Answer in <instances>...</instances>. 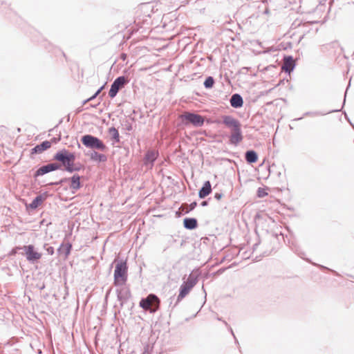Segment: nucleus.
Returning <instances> with one entry per match:
<instances>
[{
  "instance_id": "obj_28",
  "label": "nucleus",
  "mask_w": 354,
  "mask_h": 354,
  "mask_svg": "<svg viewBox=\"0 0 354 354\" xmlns=\"http://www.w3.org/2000/svg\"><path fill=\"white\" fill-rule=\"evenodd\" d=\"M197 205V203L196 201L192 202L190 203L188 207L189 208L186 210V213L189 212L190 211L193 210Z\"/></svg>"
},
{
  "instance_id": "obj_35",
  "label": "nucleus",
  "mask_w": 354,
  "mask_h": 354,
  "mask_svg": "<svg viewBox=\"0 0 354 354\" xmlns=\"http://www.w3.org/2000/svg\"><path fill=\"white\" fill-rule=\"evenodd\" d=\"M103 88H104V86H101L100 88H98V89L97 90V91L94 93V94H95V96H96V97H97V96L100 93V92L102 91Z\"/></svg>"
},
{
  "instance_id": "obj_43",
  "label": "nucleus",
  "mask_w": 354,
  "mask_h": 354,
  "mask_svg": "<svg viewBox=\"0 0 354 354\" xmlns=\"http://www.w3.org/2000/svg\"><path fill=\"white\" fill-rule=\"evenodd\" d=\"M169 299L171 300V301H170V305H171L172 304V300L174 299V297H170Z\"/></svg>"
},
{
  "instance_id": "obj_20",
  "label": "nucleus",
  "mask_w": 354,
  "mask_h": 354,
  "mask_svg": "<svg viewBox=\"0 0 354 354\" xmlns=\"http://www.w3.org/2000/svg\"><path fill=\"white\" fill-rule=\"evenodd\" d=\"M184 227L187 230H194L198 226V221L195 218H185L183 220Z\"/></svg>"
},
{
  "instance_id": "obj_40",
  "label": "nucleus",
  "mask_w": 354,
  "mask_h": 354,
  "mask_svg": "<svg viewBox=\"0 0 354 354\" xmlns=\"http://www.w3.org/2000/svg\"><path fill=\"white\" fill-rule=\"evenodd\" d=\"M95 97H97L96 96H95V94H93L91 97H88L90 101H92L93 100H94Z\"/></svg>"
},
{
  "instance_id": "obj_6",
  "label": "nucleus",
  "mask_w": 354,
  "mask_h": 354,
  "mask_svg": "<svg viewBox=\"0 0 354 354\" xmlns=\"http://www.w3.org/2000/svg\"><path fill=\"white\" fill-rule=\"evenodd\" d=\"M18 248L24 250L27 261L30 263H36L41 258V253L36 251L33 245H24Z\"/></svg>"
},
{
  "instance_id": "obj_10",
  "label": "nucleus",
  "mask_w": 354,
  "mask_h": 354,
  "mask_svg": "<svg viewBox=\"0 0 354 354\" xmlns=\"http://www.w3.org/2000/svg\"><path fill=\"white\" fill-rule=\"evenodd\" d=\"M61 169V165L57 162H52L39 167L34 174V178H37L49 172L54 171Z\"/></svg>"
},
{
  "instance_id": "obj_34",
  "label": "nucleus",
  "mask_w": 354,
  "mask_h": 354,
  "mask_svg": "<svg viewBox=\"0 0 354 354\" xmlns=\"http://www.w3.org/2000/svg\"><path fill=\"white\" fill-rule=\"evenodd\" d=\"M60 138H53L51 139V140L50 141L51 143H57V142H59L60 140Z\"/></svg>"
},
{
  "instance_id": "obj_13",
  "label": "nucleus",
  "mask_w": 354,
  "mask_h": 354,
  "mask_svg": "<svg viewBox=\"0 0 354 354\" xmlns=\"http://www.w3.org/2000/svg\"><path fill=\"white\" fill-rule=\"evenodd\" d=\"M295 66V61L292 56H285L282 65V70L286 73H290Z\"/></svg>"
},
{
  "instance_id": "obj_48",
  "label": "nucleus",
  "mask_w": 354,
  "mask_h": 354,
  "mask_svg": "<svg viewBox=\"0 0 354 354\" xmlns=\"http://www.w3.org/2000/svg\"><path fill=\"white\" fill-rule=\"evenodd\" d=\"M217 319L219 321H221V318H220V317H218Z\"/></svg>"
},
{
  "instance_id": "obj_8",
  "label": "nucleus",
  "mask_w": 354,
  "mask_h": 354,
  "mask_svg": "<svg viewBox=\"0 0 354 354\" xmlns=\"http://www.w3.org/2000/svg\"><path fill=\"white\" fill-rule=\"evenodd\" d=\"M129 82L127 78L124 76L118 77L111 84V88L109 92L110 97H115L119 91L124 87V86Z\"/></svg>"
},
{
  "instance_id": "obj_29",
  "label": "nucleus",
  "mask_w": 354,
  "mask_h": 354,
  "mask_svg": "<svg viewBox=\"0 0 354 354\" xmlns=\"http://www.w3.org/2000/svg\"><path fill=\"white\" fill-rule=\"evenodd\" d=\"M268 194L261 187L258 189L257 195L259 197H263L266 196Z\"/></svg>"
},
{
  "instance_id": "obj_46",
  "label": "nucleus",
  "mask_w": 354,
  "mask_h": 354,
  "mask_svg": "<svg viewBox=\"0 0 354 354\" xmlns=\"http://www.w3.org/2000/svg\"><path fill=\"white\" fill-rule=\"evenodd\" d=\"M225 326H228L227 323L225 321H223Z\"/></svg>"
},
{
  "instance_id": "obj_21",
  "label": "nucleus",
  "mask_w": 354,
  "mask_h": 354,
  "mask_svg": "<svg viewBox=\"0 0 354 354\" xmlns=\"http://www.w3.org/2000/svg\"><path fill=\"white\" fill-rule=\"evenodd\" d=\"M44 194H46L45 196H44L43 195L37 196L29 204V207L32 209H35L36 208H37L46 198V194L45 193Z\"/></svg>"
},
{
  "instance_id": "obj_1",
  "label": "nucleus",
  "mask_w": 354,
  "mask_h": 354,
  "mask_svg": "<svg viewBox=\"0 0 354 354\" xmlns=\"http://www.w3.org/2000/svg\"><path fill=\"white\" fill-rule=\"evenodd\" d=\"M221 123L224 124L231 131L229 136L230 143L233 145H237L241 142L243 136L241 131V124L232 115H225L222 116Z\"/></svg>"
},
{
  "instance_id": "obj_16",
  "label": "nucleus",
  "mask_w": 354,
  "mask_h": 354,
  "mask_svg": "<svg viewBox=\"0 0 354 354\" xmlns=\"http://www.w3.org/2000/svg\"><path fill=\"white\" fill-rule=\"evenodd\" d=\"M158 156V152L156 150H148L145 153L144 158V163L145 165H147L151 163V165L156 161Z\"/></svg>"
},
{
  "instance_id": "obj_3",
  "label": "nucleus",
  "mask_w": 354,
  "mask_h": 354,
  "mask_svg": "<svg viewBox=\"0 0 354 354\" xmlns=\"http://www.w3.org/2000/svg\"><path fill=\"white\" fill-rule=\"evenodd\" d=\"M160 300L155 294L151 293L147 297L142 298L139 306L150 313H155L160 308Z\"/></svg>"
},
{
  "instance_id": "obj_42",
  "label": "nucleus",
  "mask_w": 354,
  "mask_h": 354,
  "mask_svg": "<svg viewBox=\"0 0 354 354\" xmlns=\"http://www.w3.org/2000/svg\"><path fill=\"white\" fill-rule=\"evenodd\" d=\"M259 244V243H255L254 245H253V250H255L256 248L258 246V245Z\"/></svg>"
},
{
  "instance_id": "obj_32",
  "label": "nucleus",
  "mask_w": 354,
  "mask_h": 354,
  "mask_svg": "<svg viewBox=\"0 0 354 354\" xmlns=\"http://www.w3.org/2000/svg\"><path fill=\"white\" fill-rule=\"evenodd\" d=\"M223 197L222 193H215L214 194V198L216 200H220Z\"/></svg>"
},
{
  "instance_id": "obj_22",
  "label": "nucleus",
  "mask_w": 354,
  "mask_h": 354,
  "mask_svg": "<svg viewBox=\"0 0 354 354\" xmlns=\"http://www.w3.org/2000/svg\"><path fill=\"white\" fill-rule=\"evenodd\" d=\"M90 157L92 160L98 162H105L107 160V157L104 154L99 153L95 151L91 153Z\"/></svg>"
},
{
  "instance_id": "obj_24",
  "label": "nucleus",
  "mask_w": 354,
  "mask_h": 354,
  "mask_svg": "<svg viewBox=\"0 0 354 354\" xmlns=\"http://www.w3.org/2000/svg\"><path fill=\"white\" fill-rule=\"evenodd\" d=\"M214 82H215V81H214V77L212 76H208L205 79V80L203 83V85L205 88H212L214 86Z\"/></svg>"
},
{
  "instance_id": "obj_5",
  "label": "nucleus",
  "mask_w": 354,
  "mask_h": 354,
  "mask_svg": "<svg viewBox=\"0 0 354 354\" xmlns=\"http://www.w3.org/2000/svg\"><path fill=\"white\" fill-rule=\"evenodd\" d=\"M81 142L86 147L89 149L101 151H105L106 149V146L100 138L91 134L83 136L81 138Z\"/></svg>"
},
{
  "instance_id": "obj_11",
  "label": "nucleus",
  "mask_w": 354,
  "mask_h": 354,
  "mask_svg": "<svg viewBox=\"0 0 354 354\" xmlns=\"http://www.w3.org/2000/svg\"><path fill=\"white\" fill-rule=\"evenodd\" d=\"M118 300L120 302V306H122L131 297V292L129 288L122 286L116 290Z\"/></svg>"
},
{
  "instance_id": "obj_7",
  "label": "nucleus",
  "mask_w": 354,
  "mask_h": 354,
  "mask_svg": "<svg viewBox=\"0 0 354 354\" xmlns=\"http://www.w3.org/2000/svg\"><path fill=\"white\" fill-rule=\"evenodd\" d=\"M180 118L183 120L186 121V124L190 123L196 127H202L205 122L204 118L203 116L191 112H185L180 116Z\"/></svg>"
},
{
  "instance_id": "obj_2",
  "label": "nucleus",
  "mask_w": 354,
  "mask_h": 354,
  "mask_svg": "<svg viewBox=\"0 0 354 354\" xmlns=\"http://www.w3.org/2000/svg\"><path fill=\"white\" fill-rule=\"evenodd\" d=\"M199 273L198 271H192L189 275L188 276L187 279L184 281L180 287L179 295L177 297V300L174 307L176 306V304L183 299L189 291L192 289V288L197 283L198 280Z\"/></svg>"
},
{
  "instance_id": "obj_31",
  "label": "nucleus",
  "mask_w": 354,
  "mask_h": 354,
  "mask_svg": "<svg viewBox=\"0 0 354 354\" xmlns=\"http://www.w3.org/2000/svg\"><path fill=\"white\" fill-rule=\"evenodd\" d=\"M295 252L297 254L298 256H299L301 258L304 259L305 253L303 252L299 251L297 249L295 250Z\"/></svg>"
},
{
  "instance_id": "obj_49",
  "label": "nucleus",
  "mask_w": 354,
  "mask_h": 354,
  "mask_svg": "<svg viewBox=\"0 0 354 354\" xmlns=\"http://www.w3.org/2000/svg\"><path fill=\"white\" fill-rule=\"evenodd\" d=\"M217 319L219 321H221V318H220V317H218Z\"/></svg>"
},
{
  "instance_id": "obj_44",
  "label": "nucleus",
  "mask_w": 354,
  "mask_h": 354,
  "mask_svg": "<svg viewBox=\"0 0 354 354\" xmlns=\"http://www.w3.org/2000/svg\"><path fill=\"white\" fill-rule=\"evenodd\" d=\"M127 129V130L130 131V130H131L132 127H131V126L130 125V126H129V127H128Z\"/></svg>"
},
{
  "instance_id": "obj_17",
  "label": "nucleus",
  "mask_w": 354,
  "mask_h": 354,
  "mask_svg": "<svg viewBox=\"0 0 354 354\" xmlns=\"http://www.w3.org/2000/svg\"><path fill=\"white\" fill-rule=\"evenodd\" d=\"M212 192V185L209 180L204 183L203 187L199 189L198 196L201 198H205Z\"/></svg>"
},
{
  "instance_id": "obj_36",
  "label": "nucleus",
  "mask_w": 354,
  "mask_h": 354,
  "mask_svg": "<svg viewBox=\"0 0 354 354\" xmlns=\"http://www.w3.org/2000/svg\"><path fill=\"white\" fill-rule=\"evenodd\" d=\"M207 204H208V202H207V201H203V202L201 203V205H202V206H203V207H204V206H207Z\"/></svg>"
},
{
  "instance_id": "obj_26",
  "label": "nucleus",
  "mask_w": 354,
  "mask_h": 354,
  "mask_svg": "<svg viewBox=\"0 0 354 354\" xmlns=\"http://www.w3.org/2000/svg\"><path fill=\"white\" fill-rule=\"evenodd\" d=\"M66 155H67L68 160V162H69L70 165L74 164V161L75 160V153L69 152L66 149Z\"/></svg>"
},
{
  "instance_id": "obj_37",
  "label": "nucleus",
  "mask_w": 354,
  "mask_h": 354,
  "mask_svg": "<svg viewBox=\"0 0 354 354\" xmlns=\"http://www.w3.org/2000/svg\"><path fill=\"white\" fill-rule=\"evenodd\" d=\"M18 248H19V247H17V248H15V249H13V250H12V254H16V253H17V250H19Z\"/></svg>"
},
{
  "instance_id": "obj_47",
  "label": "nucleus",
  "mask_w": 354,
  "mask_h": 354,
  "mask_svg": "<svg viewBox=\"0 0 354 354\" xmlns=\"http://www.w3.org/2000/svg\"><path fill=\"white\" fill-rule=\"evenodd\" d=\"M267 1H268V0H263V3H266V2H267Z\"/></svg>"
},
{
  "instance_id": "obj_45",
  "label": "nucleus",
  "mask_w": 354,
  "mask_h": 354,
  "mask_svg": "<svg viewBox=\"0 0 354 354\" xmlns=\"http://www.w3.org/2000/svg\"><path fill=\"white\" fill-rule=\"evenodd\" d=\"M98 104H99V103H98V104H95V105H91V106H92V107H96Z\"/></svg>"
},
{
  "instance_id": "obj_12",
  "label": "nucleus",
  "mask_w": 354,
  "mask_h": 354,
  "mask_svg": "<svg viewBox=\"0 0 354 354\" xmlns=\"http://www.w3.org/2000/svg\"><path fill=\"white\" fill-rule=\"evenodd\" d=\"M53 160L60 162L61 166L63 165L64 167V169L66 168L67 167L71 166L66 155V149H63L62 150L58 151L54 155Z\"/></svg>"
},
{
  "instance_id": "obj_27",
  "label": "nucleus",
  "mask_w": 354,
  "mask_h": 354,
  "mask_svg": "<svg viewBox=\"0 0 354 354\" xmlns=\"http://www.w3.org/2000/svg\"><path fill=\"white\" fill-rule=\"evenodd\" d=\"M44 248L46 249V252H48V254L50 255H53L54 254V248L52 247V246H48L47 244H45L44 245Z\"/></svg>"
},
{
  "instance_id": "obj_33",
  "label": "nucleus",
  "mask_w": 354,
  "mask_h": 354,
  "mask_svg": "<svg viewBox=\"0 0 354 354\" xmlns=\"http://www.w3.org/2000/svg\"><path fill=\"white\" fill-rule=\"evenodd\" d=\"M319 115V113L317 112H306L304 113V115H312V116H315V115Z\"/></svg>"
},
{
  "instance_id": "obj_23",
  "label": "nucleus",
  "mask_w": 354,
  "mask_h": 354,
  "mask_svg": "<svg viewBox=\"0 0 354 354\" xmlns=\"http://www.w3.org/2000/svg\"><path fill=\"white\" fill-rule=\"evenodd\" d=\"M109 133L115 142H120V134L118 131L113 127L109 129Z\"/></svg>"
},
{
  "instance_id": "obj_38",
  "label": "nucleus",
  "mask_w": 354,
  "mask_h": 354,
  "mask_svg": "<svg viewBox=\"0 0 354 354\" xmlns=\"http://www.w3.org/2000/svg\"><path fill=\"white\" fill-rule=\"evenodd\" d=\"M230 332H231L232 335L234 336V339H235V341L237 342L236 338V337H235V335H234V332H233V330H232V328H231V327H230Z\"/></svg>"
},
{
  "instance_id": "obj_15",
  "label": "nucleus",
  "mask_w": 354,
  "mask_h": 354,
  "mask_svg": "<svg viewBox=\"0 0 354 354\" xmlns=\"http://www.w3.org/2000/svg\"><path fill=\"white\" fill-rule=\"evenodd\" d=\"M51 146V142L46 140L42 142L41 143L36 145L35 147H33L31 149V153L32 154H37V153H41L44 151L49 149Z\"/></svg>"
},
{
  "instance_id": "obj_19",
  "label": "nucleus",
  "mask_w": 354,
  "mask_h": 354,
  "mask_svg": "<svg viewBox=\"0 0 354 354\" xmlns=\"http://www.w3.org/2000/svg\"><path fill=\"white\" fill-rule=\"evenodd\" d=\"M245 159L249 164L255 163L258 160V154L254 150H248L245 153Z\"/></svg>"
},
{
  "instance_id": "obj_14",
  "label": "nucleus",
  "mask_w": 354,
  "mask_h": 354,
  "mask_svg": "<svg viewBox=\"0 0 354 354\" xmlns=\"http://www.w3.org/2000/svg\"><path fill=\"white\" fill-rule=\"evenodd\" d=\"M230 105L235 109H239L243 105V100L239 93L233 94L230 100Z\"/></svg>"
},
{
  "instance_id": "obj_9",
  "label": "nucleus",
  "mask_w": 354,
  "mask_h": 354,
  "mask_svg": "<svg viewBox=\"0 0 354 354\" xmlns=\"http://www.w3.org/2000/svg\"><path fill=\"white\" fill-rule=\"evenodd\" d=\"M70 181V188L73 190V192L75 193V191L80 189L82 185L80 183V176L78 174H74L71 178H65L61 179L58 182L50 183V185H62L64 183Z\"/></svg>"
},
{
  "instance_id": "obj_4",
  "label": "nucleus",
  "mask_w": 354,
  "mask_h": 354,
  "mask_svg": "<svg viewBox=\"0 0 354 354\" xmlns=\"http://www.w3.org/2000/svg\"><path fill=\"white\" fill-rule=\"evenodd\" d=\"M128 267L126 261H121L115 266L114 271V285L116 286H122L127 281Z\"/></svg>"
},
{
  "instance_id": "obj_30",
  "label": "nucleus",
  "mask_w": 354,
  "mask_h": 354,
  "mask_svg": "<svg viewBox=\"0 0 354 354\" xmlns=\"http://www.w3.org/2000/svg\"><path fill=\"white\" fill-rule=\"evenodd\" d=\"M142 354H151L149 345L147 344L144 347V351Z\"/></svg>"
},
{
  "instance_id": "obj_41",
  "label": "nucleus",
  "mask_w": 354,
  "mask_h": 354,
  "mask_svg": "<svg viewBox=\"0 0 354 354\" xmlns=\"http://www.w3.org/2000/svg\"><path fill=\"white\" fill-rule=\"evenodd\" d=\"M88 102H90L89 98H88V99H86V100H84V102H83V104H86Z\"/></svg>"
},
{
  "instance_id": "obj_18",
  "label": "nucleus",
  "mask_w": 354,
  "mask_h": 354,
  "mask_svg": "<svg viewBox=\"0 0 354 354\" xmlns=\"http://www.w3.org/2000/svg\"><path fill=\"white\" fill-rule=\"evenodd\" d=\"M72 249V244L69 242L66 243H62L57 249V253L59 255L64 254L65 258H67L71 253Z\"/></svg>"
},
{
  "instance_id": "obj_39",
  "label": "nucleus",
  "mask_w": 354,
  "mask_h": 354,
  "mask_svg": "<svg viewBox=\"0 0 354 354\" xmlns=\"http://www.w3.org/2000/svg\"><path fill=\"white\" fill-rule=\"evenodd\" d=\"M126 57H127V55L126 54H122L121 55V58L123 59V60H125L126 59Z\"/></svg>"
},
{
  "instance_id": "obj_25",
  "label": "nucleus",
  "mask_w": 354,
  "mask_h": 354,
  "mask_svg": "<svg viewBox=\"0 0 354 354\" xmlns=\"http://www.w3.org/2000/svg\"><path fill=\"white\" fill-rule=\"evenodd\" d=\"M80 169H81L80 167L75 166V165L73 164V165H71V166L65 168V171H66L67 172H69V173H73L74 171H80Z\"/></svg>"
}]
</instances>
